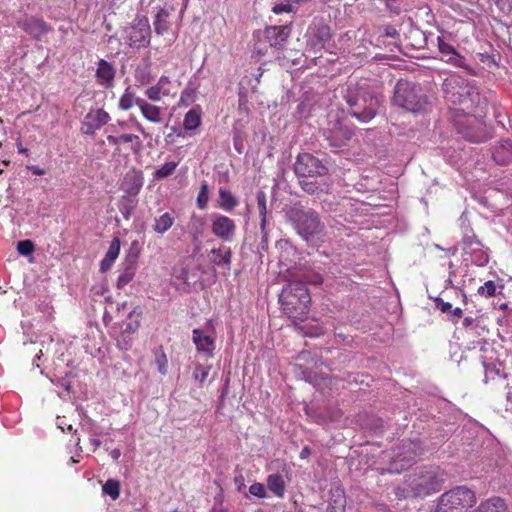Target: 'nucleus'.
I'll return each instance as SVG.
<instances>
[{"label": "nucleus", "mask_w": 512, "mask_h": 512, "mask_svg": "<svg viewBox=\"0 0 512 512\" xmlns=\"http://www.w3.org/2000/svg\"><path fill=\"white\" fill-rule=\"evenodd\" d=\"M201 121L200 109L192 108L184 116L183 127L185 130H195L201 125Z\"/></svg>", "instance_id": "nucleus-31"}, {"label": "nucleus", "mask_w": 512, "mask_h": 512, "mask_svg": "<svg viewBox=\"0 0 512 512\" xmlns=\"http://www.w3.org/2000/svg\"><path fill=\"white\" fill-rule=\"evenodd\" d=\"M174 224V217L166 212L159 217L155 218V223L153 225V229L155 232L159 234H164L167 232L172 225Z\"/></svg>", "instance_id": "nucleus-34"}, {"label": "nucleus", "mask_w": 512, "mask_h": 512, "mask_svg": "<svg viewBox=\"0 0 512 512\" xmlns=\"http://www.w3.org/2000/svg\"><path fill=\"white\" fill-rule=\"evenodd\" d=\"M171 83L169 77L162 75L158 82L156 83L159 87H162L163 89H168L167 86Z\"/></svg>", "instance_id": "nucleus-53"}, {"label": "nucleus", "mask_w": 512, "mask_h": 512, "mask_svg": "<svg viewBox=\"0 0 512 512\" xmlns=\"http://www.w3.org/2000/svg\"><path fill=\"white\" fill-rule=\"evenodd\" d=\"M137 107L142 116L149 122L160 123L162 121L163 109L144 99L137 101Z\"/></svg>", "instance_id": "nucleus-25"}, {"label": "nucleus", "mask_w": 512, "mask_h": 512, "mask_svg": "<svg viewBox=\"0 0 512 512\" xmlns=\"http://www.w3.org/2000/svg\"><path fill=\"white\" fill-rule=\"evenodd\" d=\"M331 40V30L327 25H319L313 28L312 34L308 39L307 45L309 49L316 54L320 52L325 44Z\"/></svg>", "instance_id": "nucleus-19"}, {"label": "nucleus", "mask_w": 512, "mask_h": 512, "mask_svg": "<svg viewBox=\"0 0 512 512\" xmlns=\"http://www.w3.org/2000/svg\"><path fill=\"white\" fill-rule=\"evenodd\" d=\"M154 361L157 369L161 375H166L168 372V358L162 345L156 347L153 351Z\"/></svg>", "instance_id": "nucleus-36"}, {"label": "nucleus", "mask_w": 512, "mask_h": 512, "mask_svg": "<svg viewBox=\"0 0 512 512\" xmlns=\"http://www.w3.org/2000/svg\"><path fill=\"white\" fill-rule=\"evenodd\" d=\"M294 171L299 178L323 176L328 172L327 167L310 153L298 155Z\"/></svg>", "instance_id": "nucleus-10"}, {"label": "nucleus", "mask_w": 512, "mask_h": 512, "mask_svg": "<svg viewBox=\"0 0 512 512\" xmlns=\"http://www.w3.org/2000/svg\"><path fill=\"white\" fill-rule=\"evenodd\" d=\"M178 166V162H167L154 172L156 179H164L172 175Z\"/></svg>", "instance_id": "nucleus-42"}, {"label": "nucleus", "mask_w": 512, "mask_h": 512, "mask_svg": "<svg viewBox=\"0 0 512 512\" xmlns=\"http://www.w3.org/2000/svg\"><path fill=\"white\" fill-rule=\"evenodd\" d=\"M473 512H509V508L503 498L492 496L481 501Z\"/></svg>", "instance_id": "nucleus-24"}, {"label": "nucleus", "mask_w": 512, "mask_h": 512, "mask_svg": "<svg viewBox=\"0 0 512 512\" xmlns=\"http://www.w3.org/2000/svg\"><path fill=\"white\" fill-rule=\"evenodd\" d=\"M17 25L32 39L41 41L44 36L52 31V27L42 18L29 16L18 21Z\"/></svg>", "instance_id": "nucleus-13"}, {"label": "nucleus", "mask_w": 512, "mask_h": 512, "mask_svg": "<svg viewBox=\"0 0 512 512\" xmlns=\"http://www.w3.org/2000/svg\"><path fill=\"white\" fill-rule=\"evenodd\" d=\"M422 453L419 441L404 440L397 447L389 471L391 473H401L410 467Z\"/></svg>", "instance_id": "nucleus-9"}, {"label": "nucleus", "mask_w": 512, "mask_h": 512, "mask_svg": "<svg viewBox=\"0 0 512 512\" xmlns=\"http://www.w3.org/2000/svg\"><path fill=\"white\" fill-rule=\"evenodd\" d=\"M137 129H138L142 134H144V135H145L144 128H143V126H142L140 123H138V124H137Z\"/></svg>", "instance_id": "nucleus-63"}, {"label": "nucleus", "mask_w": 512, "mask_h": 512, "mask_svg": "<svg viewBox=\"0 0 512 512\" xmlns=\"http://www.w3.org/2000/svg\"><path fill=\"white\" fill-rule=\"evenodd\" d=\"M346 102L352 108L351 115L362 122H368L375 117L381 100L368 86L349 85L346 94Z\"/></svg>", "instance_id": "nucleus-3"}, {"label": "nucleus", "mask_w": 512, "mask_h": 512, "mask_svg": "<svg viewBox=\"0 0 512 512\" xmlns=\"http://www.w3.org/2000/svg\"><path fill=\"white\" fill-rule=\"evenodd\" d=\"M120 455H121V453H120V450H118V449H115V450H113V451L111 452V456H112L115 460H117V459L120 457Z\"/></svg>", "instance_id": "nucleus-60"}, {"label": "nucleus", "mask_w": 512, "mask_h": 512, "mask_svg": "<svg viewBox=\"0 0 512 512\" xmlns=\"http://www.w3.org/2000/svg\"><path fill=\"white\" fill-rule=\"evenodd\" d=\"M447 314V319L452 322L453 324H457L458 321L462 318L463 316V310L459 307H456L454 309L451 308L450 312L449 313H446Z\"/></svg>", "instance_id": "nucleus-47"}, {"label": "nucleus", "mask_w": 512, "mask_h": 512, "mask_svg": "<svg viewBox=\"0 0 512 512\" xmlns=\"http://www.w3.org/2000/svg\"><path fill=\"white\" fill-rule=\"evenodd\" d=\"M169 13L167 10L161 8L155 16L153 25L155 33L158 35H163L169 30Z\"/></svg>", "instance_id": "nucleus-32"}, {"label": "nucleus", "mask_w": 512, "mask_h": 512, "mask_svg": "<svg viewBox=\"0 0 512 512\" xmlns=\"http://www.w3.org/2000/svg\"><path fill=\"white\" fill-rule=\"evenodd\" d=\"M120 239L118 237L113 238L108 248V251L105 254V257L102 259L100 263V270L102 272H107L113 266L115 260L118 258L120 253Z\"/></svg>", "instance_id": "nucleus-27"}, {"label": "nucleus", "mask_w": 512, "mask_h": 512, "mask_svg": "<svg viewBox=\"0 0 512 512\" xmlns=\"http://www.w3.org/2000/svg\"><path fill=\"white\" fill-rule=\"evenodd\" d=\"M144 184V177L141 171L132 170L126 173L121 189L129 195H137Z\"/></svg>", "instance_id": "nucleus-20"}, {"label": "nucleus", "mask_w": 512, "mask_h": 512, "mask_svg": "<svg viewBox=\"0 0 512 512\" xmlns=\"http://www.w3.org/2000/svg\"><path fill=\"white\" fill-rule=\"evenodd\" d=\"M438 49L443 56V60L455 67L466 68V59L460 55L456 49L449 43L445 42L442 37L437 38Z\"/></svg>", "instance_id": "nucleus-18"}, {"label": "nucleus", "mask_w": 512, "mask_h": 512, "mask_svg": "<svg viewBox=\"0 0 512 512\" xmlns=\"http://www.w3.org/2000/svg\"><path fill=\"white\" fill-rule=\"evenodd\" d=\"M17 148H18V152L21 153V154H25V155H28V149L23 147L21 145V143H18L17 144Z\"/></svg>", "instance_id": "nucleus-59"}, {"label": "nucleus", "mask_w": 512, "mask_h": 512, "mask_svg": "<svg viewBox=\"0 0 512 512\" xmlns=\"http://www.w3.org/2000/svg\"><path fill=\"white\" fill-rule=\"evenodd\" d=\"M107 140L109 144L117 147L122 143H131V149L134 152H138L142 145L141 139L135 134H121L119 136L108 135Z\"/></svg>", "instance_id": "nucleus-28"}, {"label": "nucleus", "mask_w": 512, "mask_h": 512, "mask_svg": "<svg viewBox=\"0 0 512 512\" xmlns=\"http://www.w3.org/2000/svg\"><path fill=\"white\" fill-rule=\"evenodd\" d=\"M208 202H209V187H208L207 182L203 181L202 184L200 185V188L198 191L196 204L199 209L203 210L207 207Z\"/></svg>", "instance_id": "nucleus-41"}, {"label": "nucleus", "mask_w": 512, "mask_h": 512, "mask_svg": "<svg viewBox=\"0 0 512 512\" xmlns=\"http://www.w3.org/2000/svg\"><path fill=\"white\" fill-rule=\"evenodd\" d=\"M188 231L192 237V241H198L199 237L204 233L206 221L204 217L193 213L188 222Z\"/></svg>", "instance_id": "nucleus-29"}, {"label": "nucleus", "mask_w": 512, "mask_h": 512, "mask_svg": "<svg viewBox=\"0 0 512 512\" xmlns=\"http://www.w3.org/2000/svg\"><path fill=\"white\" fill-rule=\"evenodd\" d=\"M135 79L142 85L148 84L151 81L150 72L147 69L137 68L135 70Z\"/></svg>", "instance_id": "nucleus-45"}, {"label": "nucleus", "mask_w": 512, "mask_h": 512, "mask_svg": "<svg viewBox=\"0 0 512 512\" xmlns=\"http://www.w3.org/2000/svg\"><path fill=\"white\" fill-rule=\"evenodd\" d=\"M290 32V28L286 25L269 26L264 29L262 36L271 48L281 50L284 48Z\"/></svg>", "instance_id": "nucleus-15"}, {"label": "nucleus", "mask_w": 512, "mask_h": 512, "mask_svg": "<svg viewBox=\"0 0 512 512\" xmlns=\"http://www.w3.org/2000/svg\"><path fill=\"white\" fill-rule=\"evenodd\" d=\"M125 39L130 47H146L150 43L151 28L147 19H140L125 30Z\"/></svg>", "instance_id": "nucleus-11"}, {"label": "nucleus", "mask_w": 512, "mask_h": 512, "mask_svg": "<svg viewBox=\"0 0 512 512\" xmlns=\"http://www.w3.org/2000/svg\"><path fill=\"white\" fill-rule=\"evenodd\" d=\"M474 322H475V319L473 317L468 316L463 319L462 324H463L464 328H469L470 326H472L474 324Z\"/></svg>", "instance_id": "nucleus-57"}, {"label": "nucleus", "mask_w": 512, "mask_h": 512, "mask_svg": "<svg viewBox=\"0 0 512 512\" xmlns=\"http://www.w3.org/2000/svg\"><path fill=\"white\" fill-rule=\"evenodd\" d=\"M116 76V69L114 65L104 59L97 62V69L95 77L97 83L104 88H111Z\"/></svg>", "instance_id": "nucleus-17"}, {"label": "nucleus", "mask_w": 512, "mask_h": 512, "mask_svg": "<svg viewBox=\"0 0 512 512\" xmlns=\"http://www.w3.org/2000/svg\"><path fill=\"white\" fill-rule=\"evenodd\" d=\"M354 136V130L342 122H338L333 128L325 132V139L335 151L341 150L348 146Z\"/></svg>", "instance_id": "nucleus-12"}, {"label": "nucleus", "mask_w": 512, "mask_h": 512, "mask_svg": "<svg viewBox=\"0 0 512 512\" xmlns=\"http://www.w3.org/2000/svg\"><path fill=\"white\" fill-rule=\"evenodd\" d=\"M397 34L396 30L394 28H388L386 31L387 36L394 37Z\"/></svg>", "instance_id": "nucleus-61"}, {"label": "nucleus", "mask_w": 512, "mask_h": 512, "mask_svg": "<svg viewBox=\"0 0 512 512\" xmlns=\"http://www.w3.org/2000/svg\"><path fill=\"white\" fill-rule=\"evenodd\" d=\"M473 112L466 111L453 114L452 119L458 134L470 142L480 143L487 138L485 124Z\"/></svg>", "instance_id": "nucleus-7"}, {"label": "nucleus", "mask_w": 512, "mask_h": 512, "mask_svg": "<svg viewBox=\"0 0 512 512\" xmlns=\"http://www.w3.org/2000/svg\"><path fill=\"white\" fill-rule=\"evenodd\" d=\"M268 489L279 498L285 495L286 485L283 477L279 474H271L267 477Z\"/></svg>", "instance_id": "nucleus-30"}, {"label": "nucleus", "mask_w": 512, "mask_h": 512, "mask_svg": "<svg viewBox=\"0 0 512 512\" xmlns=\"http://www.w3.org/2000/svg\"><path fill=\"white\" fill-rule=\"evenodd\" d=\"M272 11L275 13V14H281V13H289V12H292V6L290 4H276Z\"/></svg>", "instance_id": "nucleus-51"}, {"label": "nucleus", "mask_w": 512, "mask_h": 512, "mask_svg": "<svg viewBox=\"0 0 512 512\" xmlns=\"http://www.w3.org/2000/svg\"><path fill=\"white\" fill-rule=\"evenodd\" d=\"M192 339L198 352L205 353L207 357H212L215 349L214 338L206 335L201 329H194Z\"/></svg>", "instance_id": "nucleus-22"}, {"label": "nucleus", "mask_w": 512, "mask_h": 512, "mask_svg": "<svg viewBox=\"0 0 512 512\" xmlns=\"http://www.w3.org/2000/svg\"><path fill=\"white\" fill-rule=\"evenodd\" d=\"M476 502V494L472 489L456 486L438 498L434 512H468Z\"/></svg>", "instance_id": "nucleus-5"}, {"label": "nucleus", "mask_w": 512, "mask_h": 512, "mask_svg": "<svg viewBox=\"0 0 512 512\" xmlns=\"http://www.w3.org/2000/svg\"><path fill=\"white\" fill-rule=\"evenodd\" d=\"M290 218L298 233L305 239L322 233L324 229L319 215L312 209L293 208Z\"/></svg>", "instance_id": "nucleus-8"}, {"label": "nucleus", "mask_w": 512, "mask_h": 512, "mask_svg": "<svg viewBox=\"0 0 512 512\" xmlns=\"http://www.w3.org/2000/svg\"><path fill=\"white\" fill-rule=\"evenodd\" d=\"M235 482L238 483L237 490L242 492L245 489L244 478L242 475L235 477Z\"/></svg>", "instance_id": "nucleus-54"}, {"label": "nucleus", "mask_w": 512, "mask_h": 512, "mask_svg": "<svg viewBox=\"0 0 512 512\" xmlns=\"http://www.w3.org/2000/svg\"><path fill=\"white\" fill-rule=\"evenodd\" d=\"M302 281L304 284L310 283L313 285H320L323 282V278L320 274L313 273V274L305 276L304 280H302Z\"/></svg>", "instance_id": "nucleus-50"}, {"label": "nucleus", "mask_w": 512, "mask_h": 512, "mask_svg": "<svg viewBox=\"0 0 512 512\" xmlns=\"http://www.w3.org/2000/svg\"><path fill=\"white\" fill-rule=\"evenodd\" d=\"M238 205L237 198L226 189L219 190V206L225 211H232Z\"/></svg>", "instance_id": "nucleus-33"}, {"label": "nucleus", "mask_w": 512, "mask_h": 512, "mask_svg": "<svg viewBox=\"0 0 512 512\" xmlns=\"http://www.w3.org/2000/svg\"><path fill=\"white\" fill-rule=\"evenodd\" d=\"M311 455V449L308 446H304L300 452V458L306 459Z\"/></svg>", "instance_id": "nucleus-55"}, {"label": "nucleus", "mask_w": 512, "mask_h": 512, "mask_svg": "<svg viewBox=\"0 0 512 512\" xmlns=\"http://www.w3.org/2000/svg\"><path fill=\"white\" fill-rule=\"evenodd\" d=\"M34 250H35V245L29 239L19 241L17 244V251L19 254H21L23 256H28V255L32 254L34 252Z\"/></svg>", "instance_id": "nucleus-43"}, {"label": "nucleus", "mask_w": 512, "mask_h": 512, "mask_svg": "<svg viewBox=\"0 0 512 512\" xmlns=\"http://www.w3.org/2000/svg\"><path fill=\"white\" fill-rule=\"evenodd\" d=\"M212 233L223 241H231L236 232V223L225 215H215L211 224Z\"/></svg>", "instance_id": "nucleus-14"}, {"label": "nucleus", "mask_w": 512, "mask_h": 512, "mask_svg": "<svg viewBox=\"0 0 512 512\" xmlns=\"http://www.w3.org/2000/svg\"><path fill=\"white\" fill-rule=\"evenodd\" d=\"M143 98L136 97L135 93L130 89L126 88L124 93L119 99L118 107L123 111L130 110L134 105L137 106V101Z\"/></svg>", "instance_id": "nucleus-35"}, {"label": "nucleus", "mask_w": 512, "mask_h": 512, "mask_svg": "<svg viewBox=\"0 0 512 512\" xmlns=\"http://www.w3.org/2000/svg\"><path fill=\"white\" fill-rule=\"evenodd\" d=\"M210 262L214 267H224L230 270L232 262V250L230 247L221 245L210 251Z\"/></svg>", "instance_id": "nucleus-23"}, {"label": "nucleus", "mask_w": 512, "mask_h": 512, "mask_svg": "<svg viewBox=\"0 0 512 512\" xmlns=\"http://www.w3.org/2000/svg\"><path fill=\"white\" fill-rule=\"evenodd\" d=\"M29 170H31L32 173L37 176H42L45 174V170L38 166H31V167H29Z\"/></svg>", "instance_id": "nucleus-56"}, {"label": "nucleus", "mask_w": 512, "mask_h": 512, "mask_svg": "<svg viewBox=\"0 0 512 512\" xmlns=\"http://www.w3.org/2000/svg\"><path fill=\"white\" fill-rule=\"evenodd\" d=\"M343 412L339 408H334L329 412V421L336 422L342 417Z\"/></svg>", "instance_id": "nucleus-52"}, {"label": "nucleus", "mask_w": 512, "mask_h": 512, "mask_svg": "<svg viewBox=\"0 0 512 512\" xmlns=\"http://www.w3.org/2000/svg\"><path fill=\"white\" fill-rule=\"evenodd\" d=\"M496 6L504 13L512 12V0H495Z\"/></svg>", "instance_id": "nucleus-49"}, {"label": "nucleus", "mask_w": 512, "mask_h": 512, "mask_svg": "<svg viewBox=\"0 0 512 512\" xmlns=\"http://www.w3.org/2000/svg\"><path fill=\"white\" fill-rule=\"evenodd\" d=\"M249 493L255 497H258V498H265L266 497V490H265V487L262 483H253L250 487H249Z\"/></svg>", "instance_id": "nucleus-46"}, {"label": "nucleus", "mask_w": 512, "mask_h": 512, "mask_svg": "<svg viewBox=\"0 0 512 512\" xmlns=\"http://www.w3.org/2000/svg\"><path fill=\"white\" fill-rule=\"evenodd\" d=\"M442 91L454 114L474 111L480 100L477 88L462 76L454 73L444 79Z\"/></svg>", "instance_id": "nucleus-1"}, {"label": "nucleus", "mask_w": 512, "mask_h": 512, "mask_svg": "<svg viewBox=\"0 0 512 512\" xmlns=\"http://www.w3.org/2000/svg\"><path fill=\"white\" fill-rule=\"evenodd\" d=\"M262 234H263V236H262V242H261V244H262V248H264V245L267 243V233H266V231L264 230V231H262Z\"/></svg>", "instance_id": "nucleus-62"}, {"label": "nucleus", "mask_w": 512, "mask_h": 512, "mask_svg": "<svg viewBox=\"0 0 512 512\" xmlns=\"http://www.w3.org/2000/svg\"><path fill=\"white\" fill-rule=\"evenodd\" d=\"M494 161L499 165L512 163V141L504 140L495 146L492 153Z\"/></svg>", "instance_id": "nucleus-26"}, {"label": "nucleus", "mask_w": 512, "mask_h": 512, "mask_svg": "<svg viewBox=\"0 0 512 512\" xmlns=\"http://www.w3.org/2000/svg\"><path fill=\"white\" fill-rule=\"evenodd\" d=\"M279 302L289 318L302 320L309 311L311 296L303 281L296 280L283 287Z\"/></svg>", "instance_id": "nucleus-2"}, {"label": "nucleus", "mask_w": 512, "mask_h": 512, "mask_svg": "<svg viewBox=\"0 0 512 512\" xmlns=\"http://www.w3.org/2000/svg\"><path fill=\"white\" fill-rule=\"evenodd\" d=\"M92 443H93L96 447H99V446H100V444H101V443H100V441H99V440H97V439L92 440Z\"/></svg>", "instance_id": "nucleus-64"}, {"label": "nucleus", "mask_w": 512, "mask_h": 512, "mask_svg": "<svg viewBox=\"0 0 512 512\" xmlns=\"http://www.w3.org/2000/svg\"><path fill=\"white\" fill-rule=\"evenodd\" d=\"M419 89L408 81H399L394 89V105L412 113L425 112L429 105L425 95L419 93Z\"/></svg>", "instance_id": "nucleus-6"}, {"label": "nucleus", "mask_w": 512, "mask_h": 512, "mask_svg": "<svg viewBox=\"0 0 512 512\" xmlns=\"http://www.w3.org/2000/svg\"><path fill=\"white\" fill-rule=\"evenodd\" d=\"M257 207L261 216L260 228L264 231L266 228V216H267V205H266V194L263 191H259L256 195Z\"/></svg>", "instance_id": "nucleus-37"}, {"label": "nucleus", "mask_w": 512, "mask_h": 512, "mask_svg": "<svg viewBox=\"0 0 512 512\" xmlns=\"http://www.w3.org/2000/svg\"><path fill=\"white\" fill-rule=\"evenodd\" d=\"M434 303L436 308L442 313H449L452 305L449 302H445L441 297H437L434 299Z\"/></svg>", "instance_id": "nucleus-48"}, {"label": "nucleus", "mask_w": 512, "mask_h": 512, "mask_svg": "<svg viewBox=\"0 0 512 512\" xmlns=\"http://www.w3.org/2000/svg\"><path fill=\"white\" fill-rule=\"evenodd\" d=\"M210 367L209 366H203V365H197L195 367L193 377L195 380H197L200 384H203L208 377Z\"/></svg>", "instance_id": "nucleus-44"}, {"label": "nucleus", "mask_w": 512, "mask_h": 512, "mask_svg": "<svg viewBox=\"0 0 512 512\" xmlns=\"http://www.w3.org/2000/svg\"><path fill=\"white\" fill-rule=\"evenodd\" d=\"M110 119L109 113L103 109L90 110L82 123L83 133L93 135L95 131L107 124Z\"/></svg>", "instance_id": "nucleus-16"}, {"label": "nucleus", "mask_w": 512, "mask_h": 512, "mask_svg": "<svg viewBox=\"0 0 512 512\" xmlns=\"http://www.w3.org/2000/svg\"><path fill=\"white\" fill-rule=\"evenodd\" d=\"M123 270L120 272L116 286L118 289H123L127 286L135 277L137 270V256H129L123 263Z\"/></svg>", "instance_id": "nucleus-21"}, {"label": "nucleus", "mask_w": 512, "mask_h": 512, "mask_svg": "<svg viewBox=\"0 0 512 512\" xmlns=\"http://www.w3.org/2000/svg\"><path fill=\"white\" fill-rule=\"evenodd\" d=\"M102 491L113 500H117L120 496V482L115 479H108L102 486Z\"/></svg>", "instance_id": "nucleus-39"}, {"label": "nucleus", "mask_w": 512, "mask_h": 512, "mask_svg": "<svg viewBox=\"0 0 512 512\" xmlns=\"http://www.w3.org/2000/svg\"><path fill=\"white\" fill-rule=\"evenodd\" d=\"M444 476V471L438 466L424 467L409 476L406 483L413 496L426 497L441 490Z\"/></svg>", "instance_id": "nucleus-4"}, {"label": "nucleus", "mask_w": 512, "mask_h": 512, "mask_svg": "<svg viewBox=\"0 0 512 512\" xmlns=\"http://www.w3.org/2000/svg\"><path fill=\"white\" fill-rule=\"evenodd\" d=\"M499 288L502 289L503 286H499ZM497 293L498 286L492 280L486 281L482 286H480L477 289V294L484 298L494 297L497 295Z\"/></svg>", "instance_id": "nucleus-40"}, {"label": "nucleus", "mask_w": 512, "mask_h": 512, "mask_svg": "<svg viewBox=\"0 0 512 512\" xmlns=\"http://www.w3.org/2000/svg\"><path fill=\"white\" fill-rule=\"evenodd\" d=\"M301 185H302L303 189H305L306 191L314 192V189H313V187L310 184H308V183H306L304 181H301Z\"/></svg>", "instance_id": "nucleus-58"}, {"label": "nucleus", "mask_w": 512, "mask_h": 512, "mask_svg": "<svg viewBox=\"0 0 512 512\" xmlns=\"http://www.w3.org/2000/svg\"><path fill=\"white\" fill-rule=\"evenodd\" d=\"M144 94L149 100L158 102L162 99V97L169 96L170 91L169 89H163L162 87H159L157 84H155L146 89Z\"/></svg>", "instance_id": "nucleus-38"}]
</instances>
